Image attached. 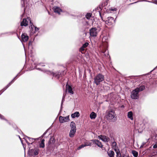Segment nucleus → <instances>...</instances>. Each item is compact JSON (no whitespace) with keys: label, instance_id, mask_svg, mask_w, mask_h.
Returning a JSON list of instances; mask_svg holds the SVG:
<instances>
[{"label":"nucleus","instance_id":"obj_25","mask_svg":"<svg viewBox=\"0 0 157 157\" xmlns=\"http://www.w3.org/2000/svg\"><path fill=\"white\" fill-rule=\"evenodd\" d=\"M34 155H37L39 151V150L38 148H35L34 149Z\"/></svg>","mask_w":157,"mask_h":157},{"label":"nucleus","instance_id":"obj_9","mask_svg":"<svg viewBox=\"0 0 157 157\" xmlns=\"http://www.w3.org/2000/svg\"><path fill=\"white\" fill-rule=\"evenodd\" d=\"M28 21L27 18V19H23L22 21L21 22V26H26L28 25Z\"/></svg>","mask_w":157,"mask_h":157},{"label":"nucleus","instance_id":"obj_5","mask_svg":"<svg viewBox=\"0 0 157 157\" xmlns=\"http://www.w3.org/2000/svg\"><path fill=\"white\" fill-rule=\"evenodd\" d=\"M98 33L97 29L96 28H92L90 31V33L91 36H96Z\"/></svg>","mask_w":157,"mask_h":157},{"label":"nucleus","instance_id":"obj_18","mask_svg":"<svg viewBox=\"0 0 157 157\" xmlns=\"http://www.w3.org/2000/svg\"><path fill=\"white\" fill-rule=\"evenodd\" d=\"M128 117L132 120H133V113L131 111L128 112Z\"/></svg>","mask_w":157,"mask_h":157},{"label":"nucleus","instance_id":"obj_42","mask_svg":"<svg viewBox=\"0 0 157 157\" xmlns=\"http://www.w3.org/2000/svg\"><path fill=\"white\" fill-rule=\"evenodd\" d=\"M64 96L63 97V99H62V104L63 103V99H64Z\"/></svg>","mask_w":157,"mask_h":157},{"label":"nucleus","instance_id":"obj_32","mask_svg":"<svg viewBox=\"0 0 157 157\" xmlns=\"http://www.w3.org/2000/svg\"><path fill=\"white\" fill-rule=\"evenodd\" d=\"M52 74L53 75L57 77L58 78H59V76L60 75L59 73H58L57 75H55V74H54L53 73H52Z\"/></svg>","mask_w":157,"mask_h":157},{"label":"nucleus","instance_id":"obj_11","mask_svg":"<svg viewBox=\"0 0 157 157\" xmlns=\"http://www.w3.org/2000/svg\"><path fill=\"white\" fill-rule=\"evenodd\" d=\"M53 9L54 11V12L56 13H57L59 14H60V13L62 11V10L59 8L57 7V6H54L53 8Z\"/></svg>","mask_w":157,"mask_h":157},{"label":"nucleus","instance_id":"obj_31","mask_svg":"<svg viewBox=\"0 0 157 157\" xmlns=\"http://www.w3.org/2000/svg\"><path fill=\"white\" fill-rule=\"evenodd\" d=\"M85 146H85V144H82V145H80V146H79L78 147V150H79V149H81V148H83V147H85Z\"/></svg>","mask_w":157,"mask_h":157},{"label":"nucleus","instance_id":"obj_16","mask_svg":"<svg viewBox=\"0 0 157 157\" xmlns=\"http://www.w3.org/2000/svg\"><path fill=\"white\" fill-rule=\"evenodd\" d=\"M70 126L71 127V129L76 130L75 124L74 122L72 121L71 123Z\"/></svg>","mask_w":157,"mask_h":157},{"label":"nucleus","instance_id":"obj_6","mask_svg":"<svg viewBox=\"0 0 157 157\" xmlns=\"http://www.w3.org/2000/svg\"><path fill=\"white\" fill-rule=\"evenodd\" d=\"M98 138L104 142H108L109 140V138L108 137L104 135L99 136H98Z\"/></svg>","mask_w":157,"mask_h":157},{"label":"nucleus","instance_id":"obj_1","mask_svg":"<svg viewBox=\"0 0 157 157\" xmlns=\"http://www.w3.org/2000/svg\"><path fill=\"white\" fill-rule=\"evenodd\" d=\"M106 117L107 119L111 122H115L117 120V116L114 111L111 109L106 112Z\"/></svg>","mask_w":157,"mask_h":157},{"label":"nucleus","instance_id":"obj_38","mask_svg":"<svg viewBox=\"0 0 157 157\" xmlns=\"http://www.w3.org/2000/svg\"><path fill=\"white\" fill-rule=\"evenodd\" d=\"M47 133V132H45L42 135V136H41V137H43Z\"/></svg>","mask_w":157,"mask_h":157},{"label":"nucleus","instance_id":"obj_19","mask_svg":"<svg viewBox=\"0 0 157 157\" xmlns=\"http://www.w3.org/2000/svg\"><path fill=\"white\" fill-rule=\"evenodd\" d=\"M96 117V114L94 112H92L90 114V118L92 119H94Z\"/></svg>","mask_w":157,"mask_h":157},{"label":"nucleus","instance_id":"obj_22","mask_svg":"<svg viewBox=\"0 0 157 157\" xmlns=\"http://www.w3.org/2000/svg\"><path fill=\"white\" fill-rule=\"evenodd\" d=\"M45 140L44 139H43L41 141L40 143L39 144V147L40 148H43L45 147V145L44 144V141Z\"/></svg>","mask_w":157,"mask_h":157},{"label":"nucleus","instance_id":"obj_34","mask_svg":"<svg viewBox=\"0 0 157 157\" xmlns=\"http://www.w3.org/2000/svg\"><path fill=\"white\" fill-rule=\"evenodd\" d=\"M153 147L154 148H157V143H155V144L153 145Z\"/></svg>","mask_w":157,"mask_h":157},{"label":"nucleus","instance_id":"obj_33","mask_svg":"<svg viewBox=\"0 0 157 157\" xmlns=\"http://www.w3.org/2000/svg\"><path fill=\"white\" fill-rule=\"evenodd\" d=\"M85 144V146H90L91 144L90 142H86Z\"/></svg>","mask_w":157,"mask_h":157},{"label":"nucleus","instance_id":"obj_23","mask_svg":"<svg viewBox=\"0 0 157 157\" xmlns=\"http://www.w3.org/2000/svg\"><path fill=\"white\" fill-rule=\"evenodd\" d=\"M115 151L116 152L117 154V157H121V153L119 149L116 150Z\"/></svg>","mask_w":157,"mask_h":157},{"label":"nucleus","instance_id":"obj_10","mask_svg":"<svg viewBox=\"0 0 157 157\" xmlns=\"http://www.w3.org/2000/svg\"><path fill=\"white\" fill-rule=\"evenodd\" d=\"M21 38L22 41L24 42H26L28 39L29 37L27 34L24 33L21 35Z\"/></svg>","mask_w":157,"mask_h":157},{"label":"nucleus","instance_id":"obj_41","mask_svg":"<svg viewBox=\"0 0 157 157\" xmlns=\"http://www.w3.org/2000/svg\"><path fill=\"white\" fill-rule=\"evenodd\" d=\"M99 13V15H100V16L101 18L102 19V17H101V13Z\"/></svg>","mask_w":157,"mask_h":157},{"label":"nucleus","instance_id":"obj_14","mask_svg":"<svg viewBox=\"0 0 157 157\" xmlns=\"http://www.w3.org/2000/svg\"><path fill=\"white\" fill-rule=\"evenodd\" d=\"M80 116V114L78 112H75L71 114V117L72 118H75L76 117H78Z\"/></svg>","mask_w":157,"mask_h":157},{"label":"nucleus","instance_id":"obj_30","mask_svg":"<svg viewBox=\"0 0 157 157\" xmlns=\"http://www.w3.org/2000/svg\"><path fill=\"white\" fill-rule=\"evenodd\" d=\"M50 142L51 144L54 143L55 142L54 138H51L50 140Z\"/></svg>","mask_w":157,"mask_h":157},{"label":"nucleus","instance_id":"obj_7","mask_svg":"<svg viewBox=\"0 0 157 157\" xmlns=\"http://www.w3.org/2000/svg\"><path fill=\"white\" fill-rule=\"evenodd\" d=\"M113 21H114V19L112 17H109L107 18L105 21V23L109 25H111Z\"/></svg>","mask_w":157,"mask_h":157},{"label":"nucleus","instance_id":"obj_40","mask_svg":"<svg viewBox=\"0 0 157 157\" xmlns=\"http://www.w3.org/2000/svg\"><path fill=\"white\" fill-rule=\"evenodd\" d=\"M116 10H117V9H116V8H114V9H113H113H111V10H112V11H116Z\"/></svg>","mask_w":157,"mask_h":157},{"label":"nucleus","instance_id":"obj_39","mask_svg":"<svg viewBox=\"0 0 157 157\" xmlns=\"http://www.w3.org/2000/svg\"><path fill=\"white\" fill-rule=\"evenodd\" d=\"M23 3L22 4V6L23 7H24L25 6L24 2V1H23Z\"/></svg>","mask_w":157,"mask_h":157},{"label":"nucleus","instance_id":"obj_36","mask_svg":"<svg viewBox=\"0 0 157 157\" xmlns=\"http://www.w3.org/2000/svg\"><path fill=\"white\" fill-rule=\"evenodd\" d=\"M35 29L36 31H37L39 30V29L36 27H35Z\"/></svg>","mask_w":157,"mask_h":157},{"label":"nucleus","instance_id":"obj_12","mask_svg":"<svg viewBox=\"0 0 157 157\" xmlns=\"http://www.w3.org/2000/svg\"><path fill=\"white\" fill-rule=\"evenodd\" d=\"M76 130L71 129L69 133V136L71 138L73 137L75 133Z\"/></svg>","mask_w":157,"mask_h":157},{"label":"nucleus","instance_id":"obj_43","mask_svg":"<svg viewBox=\"0 0 157 157\" xmlns=\"http://www.w3.org/2000/svg\"><path fill=\"white\" fill-rule=\"evenodd\" d=\"M155 2L157 3V0H155Z\"/></svg>","mask_w":157,"mask_h":157},{"label":"nucleus","instance_id":"obj_15","mask_svg":"<svg viewBox=\"0 0 157 157\" xmlns=\"http://www.w3.org/2000/svg\"><path fill=\"white\" fill-rule=\"evenodd\" d=\"M94 143L97 144L98 146L100 147H102L103 145L99 141L97 140H94Z\"/></svg>","mask_w":157,"mask_h":157},{"label":"nucleus","instance_id":"obj_8","mask_svg":"<svg viewBox=\"0 0 157 157\" xmlns=\"http://www.w3.org/2000/svg\"><path fill=\"white\" fill-rule=\"evenodd\" d=\"M66 91L67 92V91L69 93L71 94H74V92L72 90V87L70 86L67 85V84L66 85Z\"/></svg>","mask_w":157,"mask_h":157},{"label":"nucleus","instance_id":"obj_13","mask_svg":"<svg viewBox=\"0 0 157 157\" xmlns=\"http://www.w3.org/2000/svg\"><path fill=\"white\" fill-rule=\"evenodd\" d=\"M27 138L29 140L30 142H32L31 144H32V143L34 142V140H35V139L33 138H31L29 137H28V136H26L25 137V139L26 140V142L27 143V144L28 145H29L30 144L29 142H28V141L26 140Z\"/></svg>","mask_w":157,"mask_h":157},{"label":"nucleus","instance_id":"obj_20","mask_svg":"<svg viewBox=\"0 0 157 157\" xmlns=\"http://www.w3.org/2000/svg\"><path fill=\"white\" fill-rule=\"evenodd\" d=\"M88 43L87 42L85 43L84 44H83L82 47H81L80 48V50L82 52L84 50V48L87 47L88 45Z\"/></svg>","mask_w":157,"mask_h":157},{"label":"nucleus","instance_id":"obj_24","mask_svg":"<svg viewBox=\"0 0 157 157\" xmlns=\"http://www.w3.org/2000/svg\"><path fill=\"white\" fill-rule=\"evenodd\" d=\"M145 86H141L139 87H137L136 89H138V90L139 92L140 91H142L145 89Z\"/></svg>","mask_w":157,"mask_h":157},{"label":"nucleus","instance_id":"obj_17","mask_svg":"<svg viewBox=\"0 0 157 157\" xmlns=\"http://www.w3.org/2000/svg\"><path fill=\"white\" fill-rule=\"evenodd\" d=\"M117 144L116 142H112V147L114 151L118 149L117 146Z\"/></svg>","mask_w":157,"mask_h":157},{"label":"nucleus","instance_id":"obj_2","mask_svg":"<svg viewBox=\"0 0 157 157\" xmlns=\"http://www.w3.org/2000/svg\"><path fill=\"white\" fill-rule=\"evenodd\" d=\"M104 80V76L101 74H98L94 78V82L96 85H98L100 82Z\"/></svg>","mask_w":157,"mask_h":157},{"label":"nucleus","instance_id":"obj_3","mask_svg":"<svg viewBox=\"0 0 157 157\" xmlns=\"http://www.w3.org/2000/svg\"><path fill=\"white\" fill-rule=\"evenodd\" d=\"M138 89H135L133 90L131 93V97L133 99H137L139 97V92L138 91Z\"/></svg>","mask_w":157,"mask_h":157},{"label":"nucleus","instance_id":"obj_26","mask_svg":"<svg viewBox=\"0 0 157 157\" xmlns=\"http://www.w3.org/2000/svg\"><path fill=\"white\" fill-rule=\"evenodd\" d=\"M132 153L133 155L135 157H137L138 155V153L137 152L135 151H132Z\"/></svg>","mask_w":157,"mask_h":157},{"label":"nucleus","instance_id":"obj_28","mask_svg":"<svg viewBox=\"0 0 157 157\" xmlns=\"http://www.w3.org/2000/svg\"><path fill=\"white\" fill-rule=\"evenodd\" d=\"M27 19H28V20H29V21H30V25H31L30 26H31V28L32 30H33V27H34V26L33 25V24L31 22L30 17H28Z\"/></svg>","mask_w":157,"mask_h":157},{"label":"nucleus","instance_id":"obj_35","mask_svg":"<svg viewBox=\"0 0 157 157\" xmlns=\"http://www.w3.org/2000/svg\"><path fill=\"white\" fill-rule=\"evenodd\" d=\"M146 143H143L142 145H141L140 147V148H142V147H144V145Z\"/></svg>","mask_w":157,"mask_h":157},{"label":"nucleus","instance_id":"obj_44","mask_svg":"<svg viewBox=\"0 0 157 157\" xmlns=\"http://www.w3.org/2000/svg\"><path fill=\"white\" fill-rule=\"evenodd\" d=\"M19 138L21 140V139L19 136Z\"/></svg>","mask_w":157,"mask_h":157},{"label":"nucleus","instance_id":"obj_37","mask_svg":"<svg viewBox=\"0 0 157 157\" xmlns=\"http://www.w3.org/2000/svg\"><path fill=\"white\" fill-rule=\"evenodd\" d=\"M0 118L1 119H4V117L3 116H2L0 114Z\"/></svg>","mask_w":157,"mask_h":157},{"label":"nucleus","instance_id":"obj_29","mask_svg":"<svg viewBox=\"0 0 157 157\" xmlns=\"http://www.w3.org/2000/svg\"><path fill=\"white\" fill-rule=\"evenodd\" d=\"M15 78V77L14 78H13V79L7 85V86L5 87V89L4 90H6L8 87L11 85V84L13 82V81L14 80Z\"/></svg>","mask_w":157,"mask_h":157},{"label":"nucleus","instance_id":"obj_4","mask_svg":"<svg viewBox=\"0 0 157 157\" xmlns=\"http://www.w3.org/2000/svg\"><path fill=\"white\" fill-rule=\"evenodd\" d=\"M69 120V116L66 117L60 116L59 117V122L60 123L67 122Z\"/></svg>","mask_w":157,"mask_h":157},{"label":"nucleus","instance_id":"obj_21","mask_svg":"<svg viewBox=\"0 0 157 157\" xmlns=\"http://www.w3.org/2000/svg\"><path fill=\"white\" fill-rule=\"evenodd\" d=\"M108 154L110 157H114V153L113 151H109L108 152Z\"/></svg>","mask_w":157,"mask_h":157},{"label":"nucleus","instance_id":"obj_27","mask_svg":"<svg viewBox=\"0 0 157 157\" xmlns=\"http://www.w3.org/2000/svg\"><path fill=\"white\" fill-rule=\"evenodd\" d=\"M92 13H88L86 15V17L87 19H89L91 17Z\"/></svg>","mask_w":157,"mask_h":157}]
</instances>
